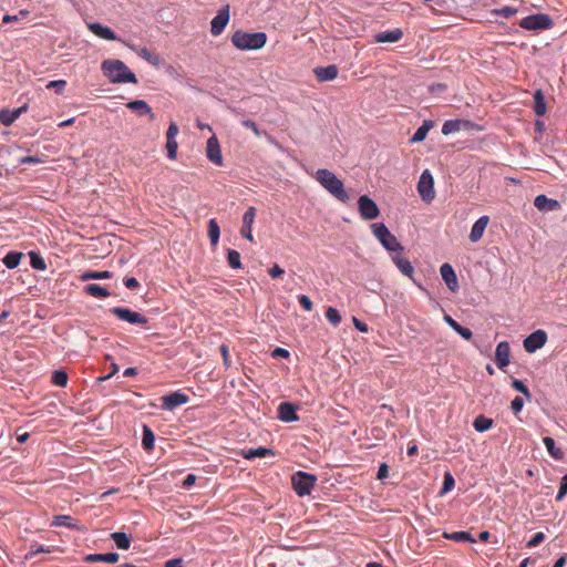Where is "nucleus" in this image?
<instances>
[{"mask_svg": "<svg viewBox=\"0 0 567 567\" xmlns=\"http://www.w3.org/2000/svg\"><path fill=\"white\" fill-rule=\"evenodd\" d=\"M327 320L333 326L337 327L341 322V315L337 308L329 307L326 311Z\"/></svg>", "mask_w": 567, "mask_h": 567, "instance_id": "obj_46", "label": "nucleus"}, {"mask_svg": "<svg viewBox=\"0 0 567 567\" xmlns=\"http://www.w3.org/2000/svg\"><path fill=\"white\" fill-rule=\"evenodd\" d=\"M243 126H245L246 128H249L257 136H260V131L257 126V124L252 121V120H244L241 122Z\"/></svg>", "mask_w": 567, "mask_h": 567, "instance_id": "obj_62", "label": "nucleus"}, {"mask_svg": "<svg viewBox=\"0 0 567 567\" xmlns=\"http://www.w3.org/2000/svg\"><path fill=\"white\" fill-rule=\"evenodd\" d=\"M87 29L94 33L96 37L107 40L115 41L117 40L116 33L109 27L101 24L100 22H90L87 23Z\"/></svg>", "mask_w": 567, "mask_h": 567, "instance_id": "obj_20", "label": "nucleus"}, {"mask_svg": "<svg viewBox=\"0 0 567 567\" xmlns=\"http://www.w3.org/2000/svg\"><path fill=\"white\" fill-rule=\"evenodd\" d=\"M417 192L421 199L426 204H430L434 199V179L429 169L422 172L417 182Z\"/></svg>", "mask_w": 567, "mask_h": 567, "instance_id": "obj_7", "label": "nucleus"}, {"mask_svg": "<svg viewBox=\"0 0 567 567\" xmlns=\"http://www.w3.org/2000/svg\"><path fill=\"white\" fill-rule=\"evenodd\" d=\"M298 406L291 402H281L278 405V419L282 422H296L299 420L297 414Z\"/></svg>", "mask_w": 567, "mask_h": 567, "instance_id": "obj_16", "label": "nucleus"}, {"mask_svg": "<svg viewBox=\"0 0 567 567\" xmlns=\"http://www.w3.org/2000/svg\"><path fill=\"white\" fill-rule=\"evenodd\" d=\"M271 355L272 358L288 359L290 357V352L285 348L277 347L276 349H274Z\"/></svg>", "mask_w": 567, "mask_h": 567, "instance_id": "obj_61", "label": "nucleus"}, {"mask_svg": "<svg viewBox=\"0 0 567 567\" xmlns=\"http://www.w3.org/2000/svg\"><path fill=\"white\" fill-rule=\"evenodd\" d=\"M83 291L94 298L104 299L110 297V291L97 284H89L84 286Z\"/></svg>", "mask_w": 567, "mask_h": 567, "instance_id": "obj_31", "label": "nucleus"}, {"mask_svg": "<svg viewBox=\"0 0 567 567\" xmlns=\"http://www.w3.org/2000/svg\"><path fill=\"white\" fill-rule=\"evenodd\" d=\"M123 284L127 289L134 290L140 287V282L134 277H125Z\"/></svg>", "mask_w": 567, "mask_h": 567, "instance_id": "obj_60", "label": "nucleus"}, {"mask_svg": "<svg viewBox=\"0 0 567 567\" xmlns=\"http://www.w3.org/2000/svg\"><path fill=\"white\" fill-rule=\"evenodd\" d=\"M455 332L465 340H471L473 337L472 331L468 328L463 327L461 324H458V327L455 329Z\"/></svg>", "mask_w": 567, "mask_h": 567, "instance_id": "obj_59", "label": "nucleus"}, {"mask_svg": "<svg viewBox=\"0 0 567 567\" xmlns=\"http://www.w3.org/2000/svg\"><path fill=\"white\" fill-rule=\"evenodd\" d=\"M511 347L507 341L497 344L495 351V362L499 369H504L509 364Z\"/></svg>", "mask_w": 567, "mask_h": 567, "instance_id": "obj_19", "label": "nucleus"}, {"mask_svg": "<svg viewBox=\"0 0 567 567\" xmlns=\"http://www.w3.org/2000/svg\"><path fill=\"white\" fill-rule=\"evenodd\" d=\"M240 455L246 460H254L256 457L274 456L275 452L271 449L259 446L257 449H243Z\"/></svg>", "mask_w": 567, "mask_h": 567, "instance_id": "obj_27", "label": "nucleus"}, {"mask_svg": "<svg viewBox=\"0 0 567 567\" xmlns=\"http://www.w3.org/2000/svg\"><path fill=\"white\" fill-rule=\"evenodd\" d=\"M544 540H545V534L543 532H538L527 542L526 547L527 548L536 547Z\"/></svg>", "mask_w": 567, "mask_h": 567, "instance_id": "obj_53", "label": "nucleus"}, {"mask_svg": "<svg viewBox=\"0 0 567 567\" xmlns=\"http://www.w3.org/2000/svg\"><path fill=\"white\" fill-rule=\"evenodd\" d=\"M112 540L115 543L118 549L126 550L131 546V538L123 532H115L111 534Z\"/></svg>", "mask_w": 567, "mask_h": 567, "instance_id": "obj_37", "label": "nucleus"}, {"mask_svg": "<svg viewBox=\"0 0 567 567\" xmlns=\"http://www.w3.org/2000/svg\"><path fill=\"white\" fill-rule=\"evenodd\" d=\"M389 475V467L385 463H381L379 468H378V473H377V477L378 480H384Z\"/></svg>", "mask_w": 567, "mask_h": 567, "instance_id": "obj_64", "label": "nucleus"}, {"mask_svg": "<svg viewBox=\"0 0 567 567\" xmlns=\"http://www.w3.org/2000/svg\"><path fill=\"white\" fill-rule=\"evenodd\" d=\"M443 537L449 540H454L456 543H475V538L471 535V533L465 530L453 532V533H443Z\"/></svg>", "mask_w": 567, "mask_h": 567, "instance_id": "obj_33", "label": "nucleus"}, {"mask_svg": "<svg viewBox=\"0 0 567 567\" xmlns=\"http://www.w3.org/2000/svg\"><path fill=\"white\" fill-rule=\"evenodd\" d=\"M161 409L164 411H173L176 408L184 405L189 402V396L181 390L171 392L161 398Z\"/></svg>", "mask_w": 567, "mask_h": 567, "instance_id": "obj_10", "label": "nucleus"}, {"mask_svg": "<svg viewBox=\"0 0 567 567\" xmlns=\"http://www.w3.org/2000/svg\"><path fill=\"white\" fill-rule=\"evenodd\" d=\"M512 386L516 391L520 392L527 400L532 399V394H530L529 389L527 388V385L522 380L514 379L512 381Z\"/></svg>", "mask_w": 567, "mask_h": 567, "instance_id": "obj_47", "label": "nucleus"}, {"mask_svg": "<svg viewBox=\"0 0 567 567\" xmlns=\"http://www.w3.org/2000/svg\"><path fill=\"white\" fill-rule=\"evenodd\" d=\"M42 553H50L49 547H45L43 545H38V544L31 545L30 550L25 555V559H31V558L35 557L38 554H42Z\"/></svg>", "mask_w": 567, "mask_h": 567, "instance_id": "obj_50", "label": "nucleus"}, {"mask_svg": "<svg viewBox=\"0 0 567 567\" xmlns=\"http://www.w3.org/2000/svg\"><path fill=\"white\" fill-rule=\"evenodd\" d=\"M315 178L336 199L343 204L349 202L350 196L344 188L343 182L333 172L327 168H319L315 174Z\"/></svg>", "mask_w": 567, "mask_h": 567, "instance_id": "obj_2", "label": "nucleus"}, {"mask_svg": "<svg viewBox=\"0 0 567 567\" xmlns=\"http://www.w3.org/2000/svg\"><path fill=\"white\" fill-rule=\"evenodd\" d=\"M219 351L223 355V360H224V364L228 368L230 365V360H229V350H228V346L226 344H221L219 347Z\"/></svg>", "mask_w": 567, "mask_h": 567, "instance_id": "obj_63", "label": "nucleus"}, {"mask_svg": "<svg viewBox=\"0 0 567 567\" xmlns=\"http://www.w3.org/2000/svg\"><path fill=\"white\" fill-rule=\"evenodd\" d=\"M403 37V32L401 29H393L390 31H383L379 32L374 35V40L378 43H385V42H398Z\"/></svg>", "mask_w": 567, "mask_h": 567, "instance_id": "obj_28", "label": "nucleus"}, {"mask_svg": "<svg viewBox=\"0 0 567 567\" xmlns=\"http://www.w3.org/2000/svg\"><path fill=\"white\" fill-rule=\"evenodd\" d=\"M132 50L136 51L140 58L148 62L154 66H158L161 63V59L157 54L152 53L147 48L135 49V47H130Z\"/></svg>", "mask_w": 567, "mask_h": 567, "instance_id": "obj_36", "label": "nucleus"}, {"mask_svg": "<svg viewBox=\"0 0 567 567\" xmlns=\"http://www.w3.org/2000/svg\"><path fill=\"white\" fill-rule=\"evenodd\" d=\"M109 311L118 320L130 324L145 327L148 323V319L144 315L126 307H113Z\"/></svg>", "mask_w": 567, "mask_h": 567, "instance_id": "obj_6", "label": "nucleus"}, {"mask_svg": "<svg viewBox=\"0 0 567 567\" xmlns=\"http://www.w3.org/2000/svg\"><path fill=\"white\" fill-rule=\"evenodd\" d=\"M65 85H66L65 80H53L47 84V89L48 90L54 89L58 94H62Z\"/></svg>", "mask_w": 567, "mask_h": 567, "instance_id": "obj_51", "label": "nucleus"}, {"mask_svg": "<svg viewBox=\"0 0 567 567\" xmlns=\"http://www.w3.org/2000/svg\"><path fill=\"white\" fill-rule=\"evenodd\" d=\"M489 223V217L487 215L481 216L472 226L470 233V240L472 243H477L484 235V231Z\"/></svg>", "mask_w": 567, "mask_h": 567, "instance_id": "obj_23", "label": "nucleus"}, {"mask_svg": "<svg viewBox=\"0 0 567 567\" xmlns=\"http://www.w3.org/2000/svg\"><path fill=\"white\" fill-rule=\"evenodd\" d=\"M534 112L537 116H544L547 112L545 95L542 90H536L533 94Z\"/></svg>", "mask_w": 567, "mask_h": 567, "instance_id": "obj_30", "label": "nucleus"}, {"mask_svg": "<svg viewBox=\"0 0 567 567\" xmlns=\"http://www.w3.org/2000/svg\"><path fill=\"white\" fill-rule=\"evenodd\" d=\"M470 126L471 122L465 120H447L442 125V133L449 135L461 130V126Z\"/></svg>", "mask_w": 567, "mask_h": 567, "instance_id": "obj_32", "label": "nucleus"}, {"mask_svg": "<svg viewBox=\"0 0 567 567\" xmlns=\"http://www.w3.org/2000/svg\"><path fill=\"white\" fill-rule=\"evenodd\" d=\"M315 74L320 82L332 81L338 76L339 70L334 64L327 66H318L315 69Z\"/></svg>", "mask_w": 567, "mask_h": 567, "instance_id": "obj_25", "label": "nucleus"}, {"mask_svg": "<svg viewBox=\"0 0 567 567\" xmlns=\"http://www.w3.org/2000/svg\"><path fill=\"white\" fill-rule=\"evenodd\" d=\"M567 495V473L561 477L559 483V491L556 495V501L560 502Z\"/></svg>", "mask_w": 567, "mask_h": 567, "instance_id": "obj_52", "label": "nucleus"}, {"mask_svg": "<svg viewBox=\"0 0 567 567\" xmlns=\"http://www.w3.org/2000/svg\"><path fill=\"white\" fill-rule=\"evenodd\" d=\"M316 483V475L302 471L296 472L291 477L292 488L299 497L310 495Z\"/></svg>", "mask_w": 567, "mask_h": 567, "instance_id": "obj_5", "label": "nucleus"}, {"mask_svg": "<svg viewBox=\"0 0 567 567\" xmlns=\"http://www.w3.org/2000/svg\"><path fill=\"white\" fill-rule=\"evenodd\" d=\"M178 132H179V128H178L177 124L174 121H172L166 131V140L176 138V136L178 135Z\"/></svg>", "mask_w": 567, "mask_h": 567, "instance_id": "obj_56", "label": "nucleus"}, {"mask_svg": "<svg viewBox=\"0 0 567 567\" xmlns=\"http://www.w3.org/2000/svg\"><path fill=\"white\" fill-rule=\"evenodd\" d=\"M298 302L299 305L306 310V311H311L312 308H313V303L312 301L310 300V298L306 295H299L298 296Z\"/></svg>", "mask_w": 567, "mask_h": 567, "instance_id": "obj_54", "label": "nucleus"}, {"mask_svg": "<svg viewBox=\"0 0 567 567\" xmlns=\"http://www.w3.org/2000/svg\"><path fill=\"white\" fill-rule=\"evenodd\" d=\"M126 107L138 116H148L151 121L155 118L152 107L144 100H134L126 103Z\"/></svg>", "mask_w": 567, "mask_h": 567, "instance_id": "obj_22", "label": "nucleus"}, {"mask_svg": "<svg viewBox=\"0 0 567 567\" xmlns=\"http://www.w3.org/2000/svg\"><path fill=\"white\" fill-rule=\"evenodd\" d=\"M516 13H517V9L514 7H509V6H504L502 8L494 10V14L503 17L505 19H509L513 16H515Z\"/></svg>", "mask_w": 567, "mask_h": 567, "instance_id": "obj_48", "label": "nucleus"}, {"mask_svg": "<svg viewBox=\"0 0 567 567\" xmlns=\"http://www.w3.org/2000/svg\"><path fill=\"white\" fill-rule=\"evenodd\" d=\"M358 209L364 220H373L379 217L380 209L377 203L368 195H362L358 199Z\"/></svg>", "mask_w": 567, "mask_h": 567, "instance_id": "obj_9", "label": "nucleus"}, {"mask_svg": "<svg viewBox=\"0 0 567 567\" xmlns=\"http://www.w3.org/2000/svg\"><path fill=\"white\" fill-rule=\"evenodd\" d=\"M52 527H66L71 530H83V526L78 519L70 515H55L51 522Z\"/></svg>", "mask_w": 567, "mask_h": 567, "instance_id": "obj_18", "label": "nucleus"}, {"mask_svg": "<svg viewBox=\"0 0 567 567\" xmlns=\"http://www.w3.org/2000/svg\"><path fill=\"white\" fill-rule=\"evenodd\" d=\"M392 261L398 267V269L406 277H409L415 286H417L422 291L427 292V290L414 277V267L411 261L404 258L401 254H394L391 256Z\"/></svg>", "mask_w": 567, "mask_h": 567, "instance_id": "obj_12", "label": "nucleus"}, {"mask_svg": "<svg viewBox=\"0 0 567 567\" xmlns=\"http://www.w3.org/2000/svg\"><path fill=\"white\" fill-rule=\"evenodd\" d=\"M68 381H69V377H68V373L65 371H63V370H55L52 373L51 382L54 385L64 388V386H66Z\"/></svg>", "mask_w": 567, "mask_h": 567, "instance_id": "obj_44", "label": "nucleus"}, {"mask_svg": "<svg viewBox=\"0 0 567 567\" xmlns=\"http://www.w3.org/2000/svg\"><path fill=\"white\" fill-rule=\"evenodd\" d=\"M371 229L374 237L388 251L401 252L403 250V246L399 243L396 237L390 233L385 224L374 223L371 225Z\"/></svg>", "mask_w": 567, "mask_h": 567, "instance_id": "obj_4", "label": "nucleus"}, {"mask_svg": "<svg viewBox=\"0 0 567 567\" xmlns=\"http://www.w3.org/2000/svg\"><path fill=\"white\" fill-rule=\"evenodd\" d=\"M434 126V122L432 120H424L422 125L417 127L415 133L410 140V143H420L426 138L429 131Z\"/></svg>", "mask_w": 567, "mask_h": 567, "instance_id": "obj_29", "label": "nucleus"}, {"mask_svg": "<svg viewBox=\"0 0 567 567\" xmlns=\"http://www.w3.org/2000/svg\"><path fill=\"white\" fill-rule=\"evenodd\" d=\"M120 559V555L117 553H104V554H89L85 556L84 560L86 563H107L115 564Z\"/></svg>", "mask_w": 567, "mask_h": 567, "instance_id": "obj_26", "label": "nucleus"}, {"mask_svg": "<svg viewBox=\"0 0 567 567\" xmlns=\"http://www.w3.org/2000/svg\"><path fill=\"white\" fill-rule=\"evenodd\" d=\"M27 110H28L27 104H24L18 109H13V110H1L0 111V123L3 124L4 126H10Z\"/></svg>", "mask_w": 567, "mask_h": 567, "instance_id": "obj_24", "label": "nucleus"}, {"mask_svg": "<svg viewBox=\"0 0 567 567\" xmlns=\"http://www.w3.org/2000/svg\"><path fill=\"white\" fill-rule=\"evenodd\" d=\"M454 486H455V480H454L453 475L450 472H445L444 477H443V486L441 487L439 495L443 496V495L447 494L449 492H451L454 488Z\"/></svg>", "mask_w": 567, "mask_h": 567, "instance_id": "obj_43", "label": "nucleus"}, {"mask_svg": "<svg viewBox=\"0 0 567 567\" xmlns=\"http://www.w3.org/2000/svg\"><path fill=\"white\" fill-rule=\"evenodd\" d=\"M101 70L103 75L107 78L111 83H137L136 75L121 60H104L101 64Z\"/></svg>", "mask_w": 567, "mask_h": 567, "instance_id": "obj_1", "label": "nucleus"}, {"mask_svg": "<svg viewBox=\"0 0 567 567\" xmlns=\"http://www.w3.org/2000/svg\"><path fill=\"white\" fill-rule=\"evenodd\" d=\"M547 339V332L543 329H537L524 339V349L528 353H534L545 346Z\"/></svg>", "mask_w": 567, "mask_h": 567, "instance_id": "obj_11", "label": "nucleus"}, {"mask_svg": "<svg viewBox=\"0 0 567 567\" xmlns=\"http://www.w3.org/2000/svg\"><path fill=\"white\" fill-rule=\"evenodd\" d=\"M524 406V400L520 396L514 398V400L511 403V409L514 412V414H518Z\"/></svg>", "mask_w": 567, "mask_h": 567, "instance_id": "obj_57", "label": "nucleus"}, {"mask_svg": "<svg viewBox=\"0 0 567 567\" xmlns=\"http://www.w3.org/2000/svg\"><path fill=\"white\" fill-rule=\"evenodd\" d=\"M493 420L489 417H486L485 415L481 414L476 416L473 421V427L475 431L483 433L492 429L493 426Z\"/></svg>", "mask_w": 567, "mask_h": 567, "instance_id": "obj_39", "label": "nucleus"}, {"mask_svg": "<svg viewBox=\"0 0 567 567\" xmlns=\"http://www.w3.org/2000/svg\"><path fill=\"white\" fill-rule=\"evenodd\" d=\"M177 150H178V144L176 142V138L166 140V151H167V157L169 159H172V161L176 159Z\"/></svg>", "mask_w": 567, "mask_h": 567, "instance_id": "obj_49", "label": "nucleus"}, {"mask_svg": "<svg viewBox=\"0 0 567 567\" xmlns=\"http://www.w3.org/2000/svg\"><path fill=\"white\" fill-rule=\"evenodd\" d=\"M534 206L539 210V212H544V213H547V212H554V210H557L560 208V204L558 200L554 199V198H549L547 197L546 195L544 194H540V195H537L534 199Z\"/></svg>", "mask_w": 567, "mask_h": 567, "instance_id": "obj_21", "label": "nucleus"}, {"mask_svg": "<svg viewBox=\"0 0 567 567\" xmlns=\"http://www.w3.org/2000/svg\"><path fill=\"white\" fill-rule=\"evenodd\" d=\"M553 25L551 18L546 13H536L523 18L519 27L525 30H546Z\"/></svg>", "mask_w": 567, "mask_h": 567, "instance_id": "obj_8", "label": "nucleus"}, {"mask_svg": "<svg viewBox=\"0 0 567 567\" xmlns=\"http://www.w3.org/2000/svg\"><path fill=\"white\" fill-rule=\"evenodd\" d=\"M207 231H208V237L210 239V244L213 246H216L219 241L220 228L215 218H212L208 220Z\"/></svg>", "mask_w": 567, "mask_h": 567, "instance_id": "obj_40", "label": "nucleus"}, {"mask_svg": "<svg viewBox=\"0 0 567 567\" xmlns=\"http://www.w3.org/2000/svg\"><path fill=\"white\" fill-rule=\"evenodd\" d=\"M113 277V274L109 270L103 271H96V270H86L81 276L80 279L82 281L87 280H102V279H110Z\"/></svg>", "mask_w": 567, "mask_h": 567, "instance_id": "obj_35", "label": "nucleus"}, {"mask_svg": "<svg viewBox=\"0 0 567 567\" xmlns=\"http://www.w3.org/2000/svg\"><path fill=\"white\" fill-rule=\"evenodd\" d=\"M227 262L233 269H240L243 267L240 254L235 249L227 250Z\"/></svg>", "mask_w": 567, "mask_h": 567, "instance_id": "obj_45", "label": "nucleus"}, {"mask_svg": "<svg viewBox=\"0 0 567 567\" xmlns=\"http://www.w3.org/2000/svg\"><path fill=\"white\" fill-rule=\"evenodd\" d=\"M543 443L548 452V454L555 458V460H563L564 458V452L560 447H557L555 444V441L550 436H544Z\"/></svg>", "mask_w": 567, "mask_h": 567, "instance_id": "obj_34", "label": "nucleus"}, {"mask_svg": "<svg viewBox=\"0 0 567 567\" xmlns=\"http://www.w3.org/2000/svg\"><path fill=\"white\" fill-rule=\"evenodd\" d=\"M29 256H30V265L33 269L41 270V271L47 269V264H45L43 257L39 252L30 251Z\"/></svg>", "mask_w": 567, "mask_h": 567, "instance_id": "obj_42", "label": "nucleus"}, {"mask_svg": "<svg viewBox=\"0 0 567 567\" xmlns=\"http://www.w3.org/2000/svg\"><path fill=\"white\" fill-rule=\"evenodd\" d=\"M230 19L229 6L220 8L210 22V33L214 37L221 34Z\"/></svg>", "mask_w": 567, "mask_h": 567, "instance_id": "obj_13", "label": "nucleus"}, {"mask_svg": "<svg viewBox=\"0 0 567 567\" xmlns=\"http://www.w3.org/2000/svg\"><path fill=\"white\" fill-rule=\"evenodd\" d=\"M440 272H441L442 279L445 282V285L447 286V288L452 292L457 291L458 290V281H457V276H456L453 267L450 264L445 262L441 266Z\"/></svg>", "mask_w": 567, "mask_h": 567, "instance_id": "obj_17", "label": "nucleus"}, {"mask_svg": "<svg viewBox=\"0 0 567 567\" xmlns=\"http://www.w3.org/2000/svg\"><path fill=\"white\" fill-rule=\"evenodd\" d=\"M206 156H207L208 161H210L215 165L223 166L224 162H223L221 150H220L219 141L215 134L212 135L207 140Z\"/></svg>", "mask_w": 567, "mask_h": 567, "instance_id": "obj_14", "label": "nucleus"}, {"mask_svg": "<svg viewBox=\"0 0 567 567\" xmlns=\"http://www.w3.org/2000/svg\"><path fill=\"white\" fill-rule=\"evenodd\" d=\"M230 41L240 51L259 50L266 44L267 34L261 31L246 32L244 30H236Z\"/></svg>", "mask_w": 567, "mask_h": 567, "instance_id": "obj_3", "label": "nucleus"}, {"mask_svg": "<svg viewBox=\"0 0 567 567\" xmlns=\"http://www.w3.org/2000/svg\"><path fill=\"white\" fill-rule=\"evenodd\" d=\"M268 274L271 278L276 279L280 278L285 274V270L278 264H275L268 269Z\"/></svg>", "mask_w": 567, "mask_h": 567, "instance_id": "obj_58", "label": "nucleus"}, {"mask_svg": "<svg viewBox=\"0 0 567 567\" xmlns=\"http://www.w3.org/2000/svg\"><path fill=\"white\" fill-rule=\"evenodd\" d=\"M22 254L19 251H9L2 259V262L9 269H14L20 265Z\"/></svg>", "mask_w": 567, "mask_h": 567, "instance_id": "obj_41", "label": "nucleus"}, {"mask_svg": "<svg viewBox=\"0 0 567 567\" xmlns=\"http://www.w3.org/2000/svg\"><path fill=\"white\" fill-rule=\"evenodd\" d=\"M155 434L152 429L147 425H143L142 446L145 451H152L154 449Z\"/></svg>", "mask_w": 567, "mask_h": 567, "instance_id": "obj_38", "label": "nucleus"}, {"mask_svg": "<svg viewBox=\"0 0 567 567\" xmlns=\"http://www.w3.org/2000/svg\"><path fill=\"white\" fill-rule=\"evenodd\" d=\"M255 218H256V208L250 206L247 208V210L245 212V214L243 216V225L240 228V235L251 243L254 241L252 225L255 223Z\"/></svg>", "mask_w": 567, "mask_h": 567, "instance_id": "obj_15", "label": "nucleus"}, {"mask_svg": "<svg viewBox=\"0 0 567 567\" xmlns=\"http://www.w3.org/2000/svg\"><path fill=\"white\" fill-rule=\"evenodd\" d=\"M43 163V159L40 156L37 155H30L24 156L19 159V164L25 165V164H41Z\"/></svg>", "mask_w": 567, "mask_h": 567, "instance_id": "obj_55", "label": "nucleus"}]
</instances>
